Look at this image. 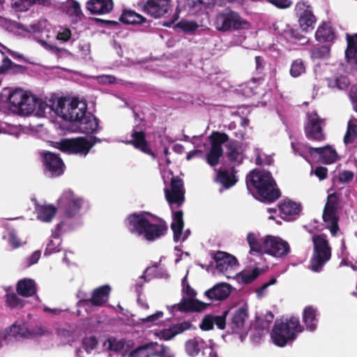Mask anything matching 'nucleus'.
Returning a JSON list of instances; mask_svg holds the SVG:
<instances>
[{
  "label": "nucleus",
  "instance_id": "1",
  "mask_svg": "<svg viewBox=\"0 0 357 357\" xmlns=\"http://www.w3.org/2000/svg\"><path fill=\"white\" fill-rule=\"evenodd\" d=\"M1 97L9 110L17 114H33L38 117H44L45 110L50 109L47 102L35 98L22 89L5 88L1 92Z\"/></svg>",
  "mask_w": 357,
  "mask_h": 357
},
{
  "label": "nucleus",
  "instance_id": "2",
  "mask_svg": "<svg viewBox=\"0 0 357 357\" xmlns=\"http://www.w3.org/2000/svg\"><path fill=\"white\" fill-rule=\"evenodd\" d=\"M128 231L134 236L147 241H155L163 237L168 226L162 219L149 213H135L126 219Z\"/></svg>",
  "mask_w": 357,
  "mask_h": 357
},
{
  "label": "nucleus",
  "instance_id": "3",
  "mask_svg": "<svg viewBox=\"0 0 357 357\" xmlns=\"http://www.w3.org/2000/svg\"><path fill=\"white\" fill-rule=\"evenodd\" d=\"M248 190L259 200L271 202L279 197V192L271 174L259 169H254L246 178Z\"/></svg>",
  "mask_w": 357,
  "mask_h": 357
},
{
  "label": "nucleus",
  "instance_id": "4",
  "mask_svg": "<svg viewBox=\"0 0 357 357\" xmlns=\"http://www.w3.org/2000/svg\"><path fill=\"white\" fill-rule=\"evenodd\" d=\"M50 109H45V116L54 112L63 120L74 123L84 115L87 106L86 102L78 98H60L47 102Z\"/></svg>",
  "mask_w": 357,
  "mask_h": 357
},
{
  "label": "nucleus",
  "instance_id": "5",
  "mask_svg": "<svg viewBox=\"0 0 357 357\" xmlns=\"http://www.w3.org/2000/svg\"><path fill=\"white\" fill-rule=\"evenodd\" d=\"M303 331V326L301 324L299 319L291 317L275 322L271 333V338L274 344L284 347L294 341Z\"/></svg>",
  "mask_w": 357,
  "mask_h": 357
},
{
  "label": "nucleus",
  "instance_id": "6",
  "mask_svg": "<svg viewBox=\"0 0 357 357\" xmlns=\"http://www.w3.org/2000/svg\"><path fill=\"white\" fill-rule=\"evenodd\" d=\"M43 333L41 328L29 329L27 324L22 320L15 321L12 325L0 331V348L3 342L7 343L34 337Z\"/></svg>",
  "mask_w": 357,
  "mask_h": 357
},
{
  "label": "nucleus",
  "instance_id": "7",
  "mask_svg": "<svg viewBox=\"0 0 357 357\" xmlns=\"http://www.w3.org/2000/svg\"><path fill=\"white\" fill-rule=\"evenodd\" d=\"M182 280V292L183 298L178 304L170 307V312L174 313L175 311L187 312V311H202L207 307L208 304L203 303L195 298L196 292L190 286L187 280V275Z\"/></svg>",
  "mask_w": 357,
  "mask_h": 357
},
{
  "label": "nucleus",
  "instance_id": "8",
  "mask_svg": "<svg viewBox=\"0 0 357 357\" xmlns=\"http://www.w3.org/2000/svg\"><path fill=\"white\" fill-rule=\"evenodd\" d=\"M313 255L310 261V269L314 272L320 271L331 257V248L326 236L314 235L312 236Z\"/></svg>",
  "mask_w": 357,
  "mask_h": 357
},
{
  "label": "nucleus",
  "instance_id": "9",
  "mask_svg": "<svg viewBox=\"0 0 357 357\" xmlns=\"http://www.w3.org/2000/svg\"><path fill=\"white\" fill-rule=\"evenodd\" d=\"M93 137H78L64 139L57 142V148L68 154L86 156L96 144Z\"/></svg>",
  "mask_w": 357,
  "mask_h": 357
},
{
  "label": "nucleus",
  "instance_id": "10",
  "mask_svg": "<svg viewBox=\"0 0 357 357\" xmlns=\"http://www.w3.org/2000/svg\"><path fill=\"white\" fill-rule=\"evenodd\" d=\"M214 26L220 31L227 32L231 30L248 29L250 24L237 13L227 10L216 15Z\"/></svg>",
  "mask_w": 357,
  "mask_h": 357
},
{
  "label": "nucleus",
  "instance_id": "11",
  "mask_svg": "<svg viewBox=\"0 0 357 357\" xmlns=\"http://www.w3.org/2000/svg\"><path fill=\"white\" fill-rule=\"evenodd\" d=\"M59 206L65 215L71 218L77 215L84 204V199L71 190H65L58 200Z\"/></svg>",
  "mask_w": 357,
  "mask_h": 357
},
{
  "label": "nucleus",
  "instance_id": "12",
  "mask_svg": "<svg viewBox=\"0 0 357 357\" xmlns=\"http://www.w3.org/2000/svg\"><path fill=\"white\" fill-rule=\"evenodd\" d=\"M290 252L289 243L279 236L267 235L264 237V252L275 258L285 257Z\"/></svg>",
  "mask_w": 357,
  "mask_h": 357
},
{
  "label": "nucleus",
  "instance_id": "13",
  "mask_svg": "<svg viewBox=\"0 0 357 357\" xmlns=\"http://www.w3.org/2000/svg\"><path fill=\"white\" fill-rule=\"evenodd\" d=\"M216 270L224 274L227 278H234L237 273L238 264L236 259L232 255L218 252L214 256Z\"/></svg>",
  "mask_w": 357,
  "mask_h": 357
},
{
  "label": "nucleus",
  "instance_id": "14",
  "mask_svg": "<svg viewBox=\"0 0 357 357\" xmlns=\"http://www.w3.org/2000/svg\"><path fill=\"white\" fill-rule=\"evenodd\" d=\"M335 202L336 197L329 195L323 213L325 227L330 230L333 236H335L339 229Z\"/></svg>",
  "mask_w": 357,
  "mask_h": 357
},
{
  "label": "nucleus",
  "instance_id": "15",
  "mask_svg": "<svg viewBox=\"0 0 357 357\" xmlns=\"http://www.w3.org/2000/svg\"><path fill=\"white\" fill-rule=\"evenodd\" d=\"M227 135L224 133L213 132L210 137L211 149L206 155V161L211 166L216 165L222 154V145L227 142Z\"/></svg>",
  "mask_w": 357,
  "mask_h": 357
},
{
  "label": "nucleus",
  "instance_id": "16",
  "mask_svg": "<svg viewBox=\"0 0 357 357\" xmlns=\"http://www.w3.org/2000/svg\"><path fill=\"white\" fill-rule=\"evenodd\" d=\"M144 128V125L142 120L136 119L135 125L132 129L130 139L128 140V143L132 144L136 149L144 153L151 155L154 158L155 155L145 139Z\"/></svg>",
  "mask_w": 357,
  "mask_h": 357
},
{
  "label": "nucleus",
  "instance_id": "17",
  "mask_svg": "<svg viewBox=\"0 0 357 357\" xmlns=\"http://www.w3.org/2000/svg\"><path fill=\"white\" fill-rule=\"evenodd\" d=\"M323 121L314 112L307 114V122L305 126V135L307 138L321 141L324 139L322 132Z\"/></svg>",
  "mask_w": 357,
  "mask_h": 357
},
{
  "label": "nucleus",
  "instance_id": "18",
  "mask_svg": "<svg viewBox=\"0 0 357 357\" xmlns=\"http://www.w3.org/2000/svg\"><path fill=\"white\" fill-rule=\"evenodd\" d=\"M296 11L298 16L300 28L305 32L312 31L316 19L309 6L305 3H298Z\"/></svg>",
  "mask_w": 357,
  "mask_h": 357
},
{
  "label": "nucleus",
  "instance_id": "19",
  "mask_svg": "<svg viewBox=\"0 0 357 357\" xmlns=\"http://www.w3.org/2000/svg\"><path fill=\"white\" fill-rule=\"evenodd\" d=\"M165 197L169 204L180 206L184 201L183 182L178 178L173 177L171 181V190L165 189Z\"/></svg>",
  "mask_w": 357,
  "mask_h": 357
},
{
  "label": "nucleus",
  "instance_id": "20",
  "mask_svg": "<svg viewBox=\"0 0 357 357\" xmlns=\"http://www.w3.org/2000/svg\"><path fill=\"white\" fill-rule=\"evenodd\" d=\"M73 125L75 127L73 131L86 134L93 133L98 128V122L96 118L90 113H87L86 111L84 115L79 118Z\"/></svg>",
  "mask_w": 357,
  "mask_h": 357
},
{
  "label": "nucleus",
  "instance_id": "21",
  "mask_svg": "<svg viewBox=\"0 0 357 357\" xmlns=\"http://www.w3.org/2000/svg\"><path fill=\"white\" fill-rule=\"evenodd\" d=\"M43 163L46 172L52 176H60L63 173L64 164L61 159L52 153H45Z\"/></svg>",
  "mask_w": 357,
  "mask_h": 357
},
{
  "label": "nucleus",
  "instance_id": "22",
  "mask_svg": "<svg viewBox=\"0 0 357 357\" xmlns=\"http://www.w3.org/2000/svg\"><path fill=\"white\" fill-rule=\"evenodd\" d=\"M170 8V0H147L144 10L151 16L158 18L163 16Z\"/></svg>",
  "mask_w": 357,
  "mask_h": 357
},
{
  "label": "nucleus",
  "instance_id": "23",
  "mask_svg": "<svg viewBox=\"0 0 357 357\" xmlns=\"http://www.w3.org/2000/svg\"><path fill=\"white\" fill-rule=\"evenodd\" d=\"M279 209L282 218L287 221H291L298 216L302 207L298 202L289 199H284L280 203Z\"/></svg>",
  "mask_w": 357,
  "mask_h": 357
},
{
  "label": "nucleus",
  "instance_id": "24",
  "mask_svg": "<svg viewBox=\"0 0 357 357\" xmlns=\"http://www.w3.org/2000/svg\"><path fill=\"white\" fill-rule=\"evenodd\" d=\"M231 286L226 282H220L204 292V296L211 301H220L231 294Z\"/></svg>",
  "mask_w": 357,
  "mask_h": 357
},
{
  "label": "nucleus",
  "instance_id": "25",
  "mask_svg": "<svg viewBox=\"0 0 357 357\" xmlns=\"http://www.w3.org/2000/svg\"><path fill=\"white\" fill-rule=\"evenodd\" d=\"M171 228L174 234V240L176 242L184 241L190 235L188 229L183 231V213L181 211L173 213Z\"/></svg>",
  "mask_w": 357,
  "mask_h": 357
},
{
  "label": "nucleus",
  "instance_id": "26",
  "mask_svg": "<svg viewBox=\"0 0 357 357\" xmlns=\"http://www.w3.org/2000/svg\"><path fill=\"white\" fill-rule=\"evenodd\" d=\"M308 151L312 155H317L327 165L334 163L340 158L336 150L330 145L320 148L310 147Z\"/></svg>",
  "mask_w": 357,
  "mask_h": 357
},
{
  "label": "nucleus",
  "instance_id": "27",
  "mask_svg": "<svg viewBox=\"0 0 357 357\" xmlns=\"http://www.w3.org/2000/svg\"><path fill=\"white\" fill-rule=\"evenodd\" d=\"M347 48L345 58L348 66L351 69L357 70V34L347 36Z\"/></svg>",
  "mask_w": 357,
  "mask_h": 357
},
{
  "label": "nucleus",
  "instance_id": "28",
  "mask_svg": "<svg viewBox=\"0 0 357 357\" xmlns=\"http://www.w3.org/2000/svg\"><path fill=\"white\" fill-rule=\"evenodd\" d=\"M177 3L176 12L186 15H195L204 7L202 0H178Z\"/></svg>",
  "mask_w": 357,
  "mask_h": 357
},
{
  "label": "nucleus",
  "instance_id": "29",
  "mask_svg": "<svg viewBox=\"0 0 357 357\" xmlns=\"http://www.w3.org/2000/svg\"><path fill=\"white\" fill-rule=\"evenodd\" d=\"M112 0H89L86 3L87 10L92 14L105 15L113 8Z\"/></svg>",
  "mask_w": 357,
  "mask_h": 357
},
{
  "label": "nucleus",
  "instance_id": "30",
  "mask_svg": "<svg viewBox=\"0 0 357 357\" xmlns=\"http://www.w3.org/2000/svg\"><path fill=\"white\" fill-rule=\"evenodd\" d=\"M191 324L189 322H183L172 326L169 328L163 329L154 333L155 335L163 340H169L177 334L190 329Z\"/></svg>",
  "mask_w": 357,
  "mask_h": 357
},
{
  "label": "nucleus",
  "instance_id": "31",
  "mask_svg": "<svg viewBox=\"0 0 357 357\" xmlns=\"http://www.w3.org/2000/svg\"><path fill=\"white\" fill-rule=\"evenodd\" d=\"M56 211V208L52 204H36L35 206V212L38 220L44 222H51Z\"/></svg>",
  "mask_w": 357,
  "mask_h": 357
},
{
  "label": "nucleus",
  "instance_id": "32",
  "mask_svg": "<svg viewBox=\"0 0 357 357\" xmlns=\"http://www.w3.org/2000/svg\"><path fill=\"white\" fill-rule=\"evenodd\" d=\"M61 9L73 22L79 20L82 15L80 5L75 0H67L63 3Z\"/></svg>",
  "mask_w": 357,
  "mask_h": 357
},
{
  "label": "nucleus",
  "instance_id": "33",
  "mask_svg": "<svg viewBox=\"0 0 357 357\" xmlns=\"http://www.w3.org/2000/svg\"><path fill=\"white\" fill-rule=\"evenodd\" d=\"M110 291L109 285L101 286L93 291L91 299L87 302L95 306H101L107 301Z\"/></svg>",
  "mask_w": 357,
  "mask_h": 357
},
{
  "label": "nucleus",
  "instance_id": "34",
  "mask_svg": "<svg viewBox=\"0 0 357 357\" xmlns=\"http://www.w3.org/2000/svg\"><path fill=\"white\" fill-rule=\"evenodd\" d=\"M317 315V309L312 306L305 307L303 312V321L307 330L313 331L316 329L318 323Z\"/></svg>",
  "mask_w": 357,
  "mask_h": 357
},
{
  "label": "nucleus",
  "instance_id": "35",
  "mask_svg": "<svg viewBox=\"0 0 357 357\" xmlns=\"http://www.w3.org/2000/svg\"><path fill=\"white\" fill-rule=\"evenodd\" d=\"M222 316H206L200 325V328L204 331H208L213 328V325L215 324L219 329H223L225 326V314Z\"/></svg>",
  "mask_w": 357,
  "mask_h": 357
},
{
  "label": "nucleus",
  "instance_id": "36",
  "mask_svg": "<svg viewBox=\"0 0 357 357\" xmlns=\"http://www.w3.org/2000/svg\"><path fill=\"white\" fill-rule=\"evenodd\" d=\"M316 38L319 42H331L335 38V33L329 22H324L317 29Z\"/></svg>",
  "mask_w": 357,
  "mask_h": 357
},
{
  "label": "nucleus",
  "instance_id": "37",
  "mask_svg": "<svg viewBox=\"0 0 357 357\" xmlns=\"http://www.w3.org/2000/svg\"><path fill=\"white\" fill-rule=\"evenodd\" d=\"M216 181L225 188H229L237 181L234 169L220 170L216 176Z\"/></svg>",
  "mask_w": 357,
  "mask_h": 357
},
{
  "label": "nucleus",
  "instance_id": "38",
  "mask_svg": "<svg viewBox=\"0 0 357 357\" xmlns=\"http://www.w3.org/2000/svg\"><path fill=\"white\" fill-rule=\"evenodd\" d=\"M248 317L247 308L241 307L233 314L231 321L229 324L234 332H238L244 325L245 319Z\"/></svg>",
  "mask_w": 357,
  "mask_h": 357
},
{
  "label": "nucleus",
  "instance_id": "39",
  "mask_svg": "<svg viewBox=\"0 0 357 357\" xmlns=\"http://www.w3.org/2000/svg\"><path fill=\"white\" fill-rule=\"evenodd\" d=\"M262 272V269L256 267L252 270H245L241 273H237L234 279L239 283L249 284L253 282Z\"/></svg>",
  "mask_w": 357,
  "mask_h": 357
},
{
  "label": "nucleus",
  "instance_id": "40",
  "mask_svg": "<svg viewBox=\"0 0 357 357\" xmlns=\"http://www.w3.org/2000/svg\"><path fill=\"white\" fill-rule=\"evenodd\" d=\"M247 241L250 248V253L251 255L254 252H264V237H260L258 233L249 232L247 235Z\"/></svg>",
  "mask_w": 357,
  "mask_h": 357
},
{
  "label": "nucleus",
  "instance_id": "41",
  "mask_svg": "<svg viewBox=\"0 0 357 357\" xmlns=\"http://www.w3.org/2000/svg\"><path fill=\"white\" fill-rule=\"evenodd\" d=\"M17 291L23 296H31L36 291V287L34 280L24 278L20 280L17 284Z\"/></svg>",
  "mask_w": 357,
  "mask_h": 357
},
{
  "label": "nucleus",
  "instance_id": "42",
  "mask_svg": "<svg viewBox=\"0 0 357 357\" xmlns=\"http://www.w3.org/2000/svg\"><path fill=\"white\" fill-rule=\"evenodd\" d=\"M204 342L200 337H193L188 340L185 343V350L186 354L192 357L199 354L202 349Z\"/></svg>",
  "mask_w": 357,
  "mask_h": 357
},
{
  "label": "nucleus",
  "instance_id": "43",
  "mask_svg": "<svg viewBox=\"0 0 357 357\" xmlns=\"http://www.w3.org/2000/svg\"><path fill=\"white\" fill-rule=\"evenodd\" d=\"M155 342H151L138 347L132 351L130 357H153Z\"/></svg>",
  "mask_w": 357,
  "mask_h": 357
},
{
  "label": "nucleus",
  "instance_id": "44",
  "mask_svg": "<svg viewBox=\"0 0 357 357\" xmlns=\"http://www.w3.org/2000/svg\"><path fill=\"white\" fill-rule=\"evenodd\" d=\"M120 20L122 22L128 24H137L146 22V19L143 16L132 10H125Z\"/></svg>",
  "mask_w": 357,
  "mask_h": 357
},
{
  "label": "nucleus",
  "instance_id": "45",
  "mask_svg": "<svg viewBox=\"0 0 357 357\" xmlns=\"http://www.w3.org/2000/svg\"><path fill=\"white\" fill-rule=\"evenodd\" d=\"M61 239L59 236L56 233L53 234L47 244L44 255L47 256L59 252L61 250Z\"/></svg>",
  "mask_w": 357,
  "mask_h": 357
},
{
  "label": "nucleus",
  "instance_id": "46",
  "mask_svg": "<svg viewBox=\"0 0 357 357\" xmlns=\"http://www.w3.org/2000/svg\"><path fill=\"white\" fill-rule=\"evenodd\" d=\"M350 84L349 79L344 75H339L328 79V86L339 90L346 89Z\"/></svg>",
  "mask_w": 357,
  "mask_h": 357
},
{
  "label": "nucleus",
  "instance_id": "47",
  "mask_svg": "<svg viewBox=\"0 0 357 357\" xmlns=\"http://www.w3.org/2000/svg\"><path fill=\"white\" fill-rule=\"evenodd\" d=\"M22 132V128L20 125H14L0 121V134H8L19 137Z\"/></svg>",
  "mask_w": 357,
  "mask_h": 357
},
{
  "label": "nucleus",
  "instance_id": "48",
  "mask_svg": "<svg viewBox=\"0 0 357 357\" xmlns=\"http://www.w3.org/2000/svg\"><path fill=\"white\" fill-rule=\"evenodd\" d=\"M33 0H11V6L16 11L25 12L33 6Z\"/></svg>",
  "mask_w": 357,
  "mask_h": 357
},
{
  "label": "nucleus",
  "instance_id": "49",
  "mask_svg": "<svg viewBox=\"0 0 357 357\" xmlns=\"http://www.w3.org/2000/svg\"><path fill=\"white\" fill-rule=\"evenodd\" d=\"M305 66L301 59H297L291 63L290 68V75L294 77H297L305 73Z\"/></svg>",
  "mask_w": 357,
  "mask_h": 357
},
{
  "label": "nucleus",
  "instance_id": "50",
  "mask_svg": "<svg viewBox=\"0 0 357 357\" xmlns=\"http://www.w3.org/2000/svg\"><path fill=\"white\" fill-rule=\"evenodd\" d=\"M176 26L187 33H192L198 29L199 25L194 21L181 20L177 23Z\"/></svg>",
  "mask_w": 357,
  "mask_h": 357
},
{
  "label": "nucleus",
  "instance_id": "51",
  "mask_svg": "<svg viewBox=\"0 0 357 357\" xmlns=\"http://www.w3.org/2000/svg\"><path fill=\"white\" fill-rule=\"evenodd\" d=\"M357 136V119H351L348 123L347 134L344 137V142H351Z\"/></svg>",
  "mask_w": 357,
  "mask_h": 357
},
{
  "label": "nucleus",
  "instance_id": "52",
  "mask_svg": "<svg viewBox=\"0 0 357 357\" xmlns=\"http://www.w3.org/2000/svg\"><path fill=\"white\" fill-rule=\"evenodd\" d=\"M56 38L61 43H66L68 41L71 36L72 33L69 28L66 26H59L56 29Z\"/></svg>",
  "mask_w": 357,
  "mask_h": 357
},
{
  "label": "nucleus",
  "instance_id": "53",
  "mask_svg": "<svg viewBox=\"0 0 357 357\" xmlns=\"http://www.w3.org/2000/svg\"><path fill=\"white\" fill-rule=\"evenodd\" d=\"M6 303L11 308H22L24 306V301L15 294L6 295Z\"/></svg>",
  "mask_w": 357,
  "mask_h": 357
},
{
  "label": "nucleus",
  "instance_id": "54",
  "mask_svg": "<svg viewBox=\"0 0 357 357\" xmlns=\"http://www.w3.org/2000/svg\"><path fill=\"white\" fill-rule=\"evenodd\" d=\"M163 317V312L158 311L156 313L141 319V323L146 326L158 324V321Z\"/></svg>",
  "mask_w": 357,
  "mask_h": 357
},
{
  "label": "nucleus",
  "instance_id": "55",
  "mask_svg": "<svg viewBox=\"0 0 357 357\" xmlns=\"http://www.w3.org/2000/svg\"><path fill=\"white\" fill-rule=\"evenodd\" d=\"M330 53V49L328 46H321L312 50L311 56L312 59L326 58Z\"/></svg>",
  "mask_w": 357,
  "mask_h": 357
},
{
  "label": "nucleus",
  "instance_id": "56",
  "mask_svg": "<svg viewBox=\"0 0 357 357\" xmlns=\"http://www.w3.org/2000/svg\"><path fill=\"white\" fill-rule=\"evenodd\" d=\"M20 68H22L21 66L15 65L9 59L6 57L3 59L2 65L0 66V73H6L9 70L16 72V69Z\"/></svg>",
  "mask_w": 357,
  "mask_h": 357
},
{
  "label": "nucleus",
  "instance_id": "57",
  "mask_svg": "<svg viewBox=\"0 0 357 357\" xmlns=\"http://www.w3.org/2000/svg\"><path fill=\"white\" fill-rule=\"evenodd\" d=\"M159 357H174V354L170 349L163 345L158 344L155 342L154 356Z\"/></svg>",
  "mask_w": 357,
  "mask_h": 357
},
{
  "label": "nucleus",
  "instance_id": "58",
  "mask_svg": "<svg viewBox=\"0 0 357 357\" xmlns=\"http://www.w3.org/2000/svg\"><path fill=\"white\" fill-rule=\"evenodd\" d=\"M8 241L9 245L13 248H17L25 243V241H22L17 235L15 231H11L8 234Z\"/></svg>",
  "mask_w": 357,
  "mask_h": 357
},
{
  "label": "nucleus",
  "instance_id": "59",
  "mask_svg": "<svg viewBox=\"0 0 357 357\" xmlns=\"http://www.w3.org/2000/svg\"><path fill=\"white\" fill-rule=\"evenodd\" d=\"M206 145L204 144H195V150L190 151L186 156V159L188 160H191L195 157H202L204 154V151L206 150Z\"/></svg>",
  "mask_w": 357,
  "mask_h": 357
},
{
  "label": "nucleus",
  "instance_id": "60",
  "mask_svg": "<svg viewBox=\"0 0 357 357\" xmlns=\"http://www.w3.org/2000/svg\"><path fill=\"white\" fill-rule=\"evenodd\" d=\"M107 343L109 349L113 351H121L125 346V342L123 340L115 338L108 339Z\"/></svg>",
  "mask_w": 357,
  "mask_h": 357
},
{
  "label": "nucleus",
  "instance_id": "61",
  "mask_svg": "<svg viewBox=\"0 0 357 357\" xmlns=\"http://www.w3.org/2000/svg\"><path fill=\"white\" fill-rule=\"evenodd\" d=\"M97 340L93 336L85 337L82 342L83 347L87 352L94 349L97 345Z\"/></svg>",
  "mask_w": 357,
  "mask_h": 357
},
{
  "label": "nucleus",
  "instance_id": "62",
  "mask_svg": "<svg viewBox=\"0 0 357 357\" xmlns=\"http://www.w3.org/2000/svg\"><path fill=\"white\" fill-rule=\"evenodd\" d=\"M228 157L230 160L236 163H241L243 161V155L237 149H231L229 153Z\"/></svg>",
  "mask_w": 357,
  "mask_h": 357
},
{
  "label": "nucleus",
  "instance_id": "63",
  "mask_svg": "<svg viewBox=\"0 0 357 357\" xmlns=\"http://www.w3.org/2000/svg\"><path fill=\"white\" fill-rule=\"evenodd\" d=\"M276 283V279L272 278L269 282L264 284L260 288L257 289L255 292L258 298H262L267 294V289L269 286Z\"/></svg>",
  "mask_w": 357,
  "mask_h": 357
},
{
  "label": "nucleus",
  "instance_id": "64",
  "mask_svg": "<svg viewBox=\"0 0 357 357\" xmlns=\"http://www.w3.org/2000/svg\"><path fill=\"white\" fill-rule=\"evenodd\" d=\"M349 98L354 110L357 112V84L351 86L349 92Z\"/></svg>",
  "mask_w": 357,
  "mask_h": 357
}]
</instances>
